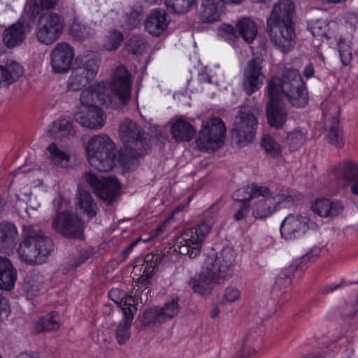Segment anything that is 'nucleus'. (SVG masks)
<instances>
[{
    "label": "nucleus",
    "instance_id": "c756f323",
    "mask_svg": "<svg viewBox=\"0 0 358 358\" xmlns=\"http://www.w3.org/2000/svg\"><path fill=\"white\" fill-rule=\"evenodd\" d=\"M160 262L161 258L158 255L154 254L147 255L139 270L140 273L138 274L139 277L137 278V282L142 287L147 286L150 283V280Z\"/></svg>",
    "mask_w": 358,
    "mask_h": 358
},
{
    "label": "nucleus",
    "instance_id": "a211bd4d",
    "mask_svg": "<svg viewBox=\"0 0 358 358\" xmlns=\"http://www.w3.org/2000/svg\"><path fill=\"white\" fill-rule=\"evenodd\" d=\"M106 115L98 106L92 108H78L74 113V120L82 127L90 130H99L106 122Z\"/></svg>",
    "mask_w": 358,
    "mask_h": 358
},
{
    "label": "nucleus",
    "instance_id": "79ce46f5",
    "mask_svg": "<svg viewBox=\"0 0 358 358\" xmlns=\"http://www.w3.org/2000/svg\"><path fill=\"white\" fill-rule=\"evenodd\" d=\"M329 24L322 19L312 20L308 23V29L315 38H330L327 35Z\"/></svg>",
    "mask_w": 358,
    "mask_h": 358
},
{
    "label": "nucleus",
    "instance_id": "680f3d73",
    "mask_svg": "<svg viewBox=\"0 0 358 358\" xmlns=\"http://www.w3.org/2000/svg\"><path fill=\"white\" fill-rule=\"evenodd\" d=\"M59 0H40L41 6L44 9L54 8L58 3Z\"/></svg>",
    "mask_w": 358,
    "mask_h": 358
},
{
    "label": "nucleus",
    "instance_id": "0eeeda50",
    "mask_svg": "<svg viewBox=\"0 0 358 358\" xmlns=\"http://www.w3.org/2000/svg\"><path fill=\"white\" fill-rule=\"evenodd\" d=\"M115 149V143L106 134L91 137L85 145L90 165L100 172H108L113 169L116 158Z\"/></svg>",
    "mask_w": 358,
    "mask_h": 358
},
{
    "label": "nucleus",
    "instance_id": "cd10ccee",
    "mask_svg": "<svg viewBox=\"0 0 358 358\" xmlns=\"http://www.w3.org/2000/svg\"><path fill=\"white\" fill-rule=\"evenodd\" d=\"M223 13L222 5L216 0H203L199 13L201 21L212 23L220 21Z\"/></svg>",
    "mask_w": 358,
    "mask_h": 358
},
{
    "label": "nucleus",
    "instance_id": "58836bf2",
    "mask_svg": "<svg viewBox=\"0 0 358 358\" xmlns=\"http://www.w3.org/2000/svg\"><path fill=\"white\" fill-rule=\"evenodd\" d=\"M59 327V320L57 315L48 313L45 316L39 318L34 325V331L36 332H41L44 331H52L58 329Z\"/></svg>",
    "mask_w": 358,
    "mask_h": 358
},
{
    "label": "nucleus",
    "instance_id": "473e14b6",
    "mask_svg": "<svg viewBox=\"0 0 358 358\" xmlns=\"http://www.w3.org/2000/svg\"><path fill=\"white\" fill-rule=\"evenodd\" d=\"M49 133L54 138H64L73 136L76 134V130L73 123L69 119L59 118L50 126Z\"/></svg>",
    "mask_w": 358,
    "mask_h": 358
},
{
    "label": "nucleus",
    "instance_id": "4c0bfd02",
    "mask_svg": "<svg viewBox=\"0 0 358 358\" xmlns=\"http://www.w3.org/2000/svg\"><path fill=\"white\" fill-rule=\"evenodd\" d=\"M133 319L131 316L123 317L118 323L115 330V340L120 345H124L131 338V326Z\"/></svg>",
    "mask_w": 358,
    "mask_h": 358
},
{
    "label": "nucleus",
    "instance_id": "9d476101",
    "mask_svg": "<svg viewBox=\"0 0 358 358\" xmlns=\"http://www.w3.org/2000/svg\"><path fill=\"white\" fill-rule=\"evenodd\" d=\"M210 221L202 220L197 225L191 227L182 234L184 244L178 246V252L190 258H195L201 254V246L211 231Z\"/></svg>",
    "mask_w": 358,
    "mask_h": 358
},
{
    "label": "nucleus",
    "instance_id": "69168bd1",
    "mask_svg": "<svg viewBox=\"0 0 358 358\" xmlns=\"http://www.w3.org/2000/svg\"><path fill=\"white\" fill-rule=\"evenodd\" d=\"M351 193L358 197V180L350 184Z\"/></svg>",
    "mask_w": 358,
    "mask_h": 358
},
{
    "label": "nucleus",
    "instance_id": "9b49d317",
    "mask_svg": "<svg viewBox=\"0 0 358 358\" xmlns=\"http://www.w3.org/2000/svg\"><path fill=\"white\" fill-rule=\"evenodd\" d=\"M64 28V17L55 12H48L40 17L35 34L41 43L48 45L59 38Z\"/></svg>",
    "mask_w": 358,
    "mask_h": 358
},
{
    "label": "nucleus",
    "instance_id": "7ed1b4c3",
    "mask_svg": "<svg viewBox=\"0 0 358 358\" xmlns=\"http://www.w3.org/2000/svg\"><path fill=\"white\" fill-rule=\"evenodd\" d=\"M295 6L292 0H279L270 13V41L283 53L295 45Z\"/></svg>",
    "mask_w": 358,
    "mask_h": 358
},
{
    "label": "nucleus",
    "instance_id": "603ef678",
    "mask_svg": "<svg viewBox=\"0 0 358 358\" xmlns=\"http://www.w3.org/2000/svg\"><path fill=\"white\" fill-rule=\"evenodd\" d=\"M141 20V13L137 9L131 8L127 14V22L132 27H136L140 24Z\"/></svg>",
    "mask_w": 358,
    "mask_h": 358
},
{
    "label": "nucleus",
    "instance_id": "a19ab883",
    "mask_svg": "<svg viewBox=\"0 0 358 358\" xmlns=\"http://www.w3.org/2000/svg\"><path fill=\"white\" fill-rule=\"evenodd\" d=\"M307 131L301 128L297 127L293 131L287 134L289 146L291 150L296 151L299 150L306 141Z\"/></svg>",
    "mask_w": 358,
    "mask_h": 358
},
{
    "label": "nucleus",
    "instance_id": "5fc2aeb1",
    "mask_svg": "<svg viewBox=\"0 0 358 358\" xmlns=\"http://www.w3.org/2000/svg\"><path fill=\"white\" fill-rule=\"evenodd\" d=\"M250 205L249 203H242L240 209H238L234 215V219L236 221H241L243 220L249 213Z\"/></svg>",
    "mask_w": 358,
    "mask_h": 358
},
{
    "label": "nucleus",
    "instance_id": "dca6fc26",
    "mask_svg": "<svg viewBox=\"0 0 358 358\" xmlns=\"http://www.w3.org/2000/svg\"><path fill=\"white\" fill-rule=\"evenodd\" d=\"M179 309L178 300L174 299L166 303L163 307L150 308L143 313L142 324L150 326L166 322L178 314Z\"/></svg>",
    "mask_w": 358,
    "mask_h": 358
},
{
    "label": "nucleus",
    "instance_id": "8fccbe9b",
    "mask_svg": "<svg viewBox=\"0 0 358 358\" xmlns=\"http://www.w3.org/2000/svg\"><path fill=\"white\" fill-rule=\"evenodd\" d=\"M266 197H263L262 200L255 206L253 210V215L255 218H265L268 214V206L266 205Z\"/></svg>",
    "mask_w": 358,
    "mask_h": 358
},
{
    "label": "nucleus",
    "instance_id": "864d4df0",
    "mask_svg": "<svg viewBox=\"0 0 358 358\" xmlns=\"http://www.w3.org/2000/svg\"><path fill=\"white\" fill-rule=\"evenodd\" d=\"M125 296L126 292L118 288H112L108 292V297L118 306H120V305L122 304V300Z\"/></svg>",
    "mask_w": 358,
    "mask_h": 358
},
{
    "label": "nucleus",
    "instance_id": "1a4fd4ad",
    "mask_svg": "<svg viewBox=\"0 0 358 358\" xmlns=\"http://www.w3.org/2000/svg\"><path fill=\"white\" fill-rule=\"evenodd\" d=\"M226 128L220 118H213L203 123V127L196 139L200 150L213 152L224 143Z\"/></svg>",
    "mask_w": 358,
    "mask_h": 358
},
{
    "label": "nucleus",
    "instance_id": "393cba45",
    "mask_svg": "<svg viewBox=\"0 0 358 358\" xmlns=\"http://www.w3.org/2000/svg\"><path fill=\"white\" fill-rule=\"evenodd\" d=\"M342 201L327 198H319L312 205V210L322 217L337 216L343 210Z\"/></svg>",
    "mask_w": 358,
    "mask_h": 358
},
{
    "label": "nucleus",
    "instance_id": "6e6552de",
    "mask_svg": "<svg viewBox=\"0 0 358 358\" xmlns=\"http://www.w3.org/2000/svg\"><path fill=\"white\" fill-rule=\"evenodd\" d=\"M99 69L97 59L89 55L78 57L67 80L68 90L73 92L80 90L95 78Z\"/></svg>",
    "mask_w": 358,
    "mask_h": 358
},
{
    "label": "nucleus",
    "instance_id": "20e7f679",
    "mask_svg": "<svg viewBox=\"0 0 358 358\" xmlns=\"http://www.w3.org/2000/svg\"><path fill=\"white\" fill-rule=\"evenodd\" d=\"M119 134L124 143L120 160L129 169L137 166L138 157L145 155L150 149V139L138 124L128 118L121 122Z\"/></svg>",
    "mask_w": 358,
    "mask_h": 358
},
{
    "label": "nucleus",
    "instance_id": "774afa93",
    "mask_svg": "<svg viewBox=\"0 0 358 358\" xmlns=\"http://www.w3.org/2000/svg\"><path fill=\"white\" fill-rule=\"evenodd\" d=\"M220 313V308L217 306H214L210 311V316L212 318H215Z\"/></svg>",
    "mask_w": 358,
    "mask_h": 358
},
{
    "label": "nucleus",
    "instance_id": "338daca9",
    "mask_svg": "<svg viewBox=\"0 0 358 358\" xmlns=\"http://www.w3.org/2000/svg\"><path fill=\"white\" fill-rule=\"evenodd\" d=\"M262 146L266 152H268V138L266 135L262 138Z\"/></svg>",
    "mask_w": 358,
    "mask_h": 358
},
{
    "label": "nucleus",
    "instance_id": "0e129e2a",
    "mask_svg": "<svg viewBox=\"0 0 358 358\" xmlns=\"http://www.w3.org/2000/svg\"><path fill=\"white\" fill-rule=\"evenodd\" d=\"M17 358H38V357L34 352H21Z\"/></svg>",
    "mask_w": 358,
    "mask_h": 358
},
{
    "label": "nucleus",
    "instance_id": "412c9836",
    "mask_svg": "<svg viewBox=\"0 0 358 358\" xmlns=\"http://www.w3.org/2000/svg\"><path fill=\"white\" fill-rule=\"evenodd\" d=\"M29 32V25L23 22H17L5 29L3 32L2 41L4 45L13 49L20 45L25 40L26 35Z\"/></svg>",
    "mask_w": 358,
    "mask_h": 358
},
{
    "label": "nucleus",
    "instance_id": "a18cd8bd",
    "mask_svg": "<svg viewBox=\"0 0 358 358\" xmlns=\"http://www.w3.org/2000/svg\"><path fill=\"white\" fill-rule=\"evenodd\" d=\"M96 96L95 87L91 85L82 91L80 96L81 106L80 108H92L96 107L94 105V99Z\"/></svg>",
    "mask_w": 358,
    "mask_h": 358
},
{
    "label": "nucleus",
    "instance_id": "4d7b16f0",
    "mask_svg": "<svg viewBox=\"0 0 358 358\" xmlns=\"http://www.w3.org/2000/svg\"><path fill=\"white\" fill-rule=\"evenodd\" d=\"M140 241V238H138L135 240L134 241L131 242L120 255V256L117 257V260L120 262L124 261L129 254L131 252V250L134 249V248L137 245L138 241Z\"/></svg>",
    "mask_w": 358,
    "mask_h": 358
},
{
    "label": "nucleus",
    "instance_id": "bf43d9fd",
    "mask_svg": "<svg viewBox=\"0 0 358 358\" xmlns=\"http://www.w3.org/2000/svg\"><path fill=\"white\" fill-rule=\"evenodd\" d=\"M220 31H222L224 34H228L229 36H231L233 37H238L237 36V31L238 30H236L234 27L230 24H222Z\"/></svg>",
    "mask_w": 358,
    "mask_h": 358
},
{
    "label": "nucleus",
    "instance_id": "ea45409f",
    "mask_svg": "<svg viewBox=\"0 0 358 358\" xmlns=\"http://www.w3.org/2000/svg\"><path fill=\"white\" fill-rule=\"evenodd\" d=\"M196 3V0H165L167 10L173 13L182 15L188 13Z\"/></svg>",
    "mask_w": 358,
    "mask_h": 358
},
{
    "label": "nucleus",
    "instance_id": "49530a36",
    "mask_svg": "<svg viewBox=\"0 0 358 358\" xmlns=\"http://www.w3.org/2000/svg\"><path fill=\"white\" fill-rule=\"evenodd\" d=\"M123 303L120 305L121 310L124 317L131 316L134 319V314L136 313L137 308L136 305V299L131 295H128L126 293V296L122 300Z\"/></svg>",
    "mask_w": 358,
    "mask_h": 358
},
{
    "label": "nucleus",
    "instance_id": "4468645a",
    "mask_svg": "<svg viewBox=\"0 0 358 358\" xmlns=\"http://www.w3.org/2000/svg\"><path fill=\"white\" fill-rule=\"evenodd\" d=\"M257 121L250 110H241L232 129V136L238 143H249L255 136Z\"/></svg>",
    "mask_w": 358,
    "mask_h": 358
},
{
    "label": "nucleus",
    "instance_id": "f3484780",
    "mask_svg": "<svg viewBox=\"0 0 358 358\" xmlns=\"http://www.w3.org/2000/svg\"><path fill=\"white\" fill-rule=\"evenodd\" d=\"M74 57V49L69 43H59L50 52V66L55 73H67Z\"/></svg>",
    "mask_w": 358,
    "mask_h": 358
},
{
    "label": "nucleus",
    "instance_id": "aec40b11",
    "mask_svg": "<svg viewBox=\"0 0 358 358\" xmlns=\"http://www.w3.org/2000/svg\"><path fill=\"white\" fill-rule=\"evenodd\" d=\"M309 219L301 215H288L282 222L280 232L282 238L294 239L300 237L309 229Z\"/></svg>",
    "mask_w": 358,
    "mask_h": 358
},
{
    "label": "nucleus",
    "instance_id": "bb28decb",
    "mask_svg": "<svg viewBox=\"0 0 358 358\" xmlns=\"http://www.w3.org/2000/svg\"><path fill=\"white\" fill-rule=\"evenodd\" d=\"M17 278V271L12 262L6 257L0 256V289L12 290Z\"/></svg>",
    "mask_w": 358,
    "mask_h": 358
},
{
    "label": "nucleus",
    "instance_id": "423d86ee",
    "mask_svg": "<svg viewBox=\"0 0 358 358\" xmlns=\"http://www.w3.org/2000/svg\"><path fill=\"white\" fill-rule=\"evenodd\" d=\"M320 254V250L315 249L307 252L304 255L294 259L292 262L287 267L282 269L281 273L276 278L275 284L270 291L274 302L276 301V306L273 313L280 310L282 306L290 300L291 294L287 290L292 283L294 273L296 271H303L308 266V264L314 262L315 258Z\"/></svg>",
    "mask_w": 358,
    "mask_h": 358
},
{
    "label": "nucleus",
    "instance_id": "e433bc0d",
    "mask_svg": "<svg viewBox=\"0 0 358 358\" xmlns=\"http://www.w3.org/2000/svg\"><path fill=\"white\" fill-rule=\"evenodd\" d=\"M236 27L239 35L245 41L250 43L254 41L257 34V28L254 21L243 17L237 22Z\"/></svg>",
    "mask_w": 358,
    "mask_h": 358
},
{
    "label": "nucleus",
    "instance_id": "39448f33",
    "mask_svg": "<svg viewBox=\"0 0 358 358\" xmlns=\"http://www.w3.org/2000/svg\"><path fill=\"white\" fill-rule=\"evenodd\" d=\"M22 229L23 240L17 248L20 259L30 265L43 263L52 250V240L32 225H24Z\"/></svg>",
    "mask_w": 358,
    "mask_h": 358
},
{
    "label": "nucleus",
    "instance_id": "a878e982",
    "mask_svg": "<svg viewBox=\"0 0 358 358\" xmlns=\"http://www.w3.org/2000/svg\"><path fill=\"white\" fill-rule=\"evenodd\" d=\"M169 24L167 14L163 9H154L150 11L145 21V28L152 36H159Z\"/></svg>",
    "mask_w": 358,
    "mask_h": 358
},
{
    "label": "nucleus",
    "instance_id": "e2e57ef3",
    "mask_svg": "<svg viewBox=\"0 0 358 358\" xmlns=\"http://www.w3.org/2000/svg\"><path fill=\"white\" fill-rule=\"evenodd\" d=\"M341 287H342V283L331 284V285L325 286L322 289V292L323 294H329V293H331L334 291L341 288Z\"/></svg>",
    "mask_w": 358,
    "mask_h": 358
},
{
    "label": "nucleus",
    "instance_id": "f8f14e48",
    "mask_svg": "<svg viewBox=\"0 0 358 358\" xmlns=\"http://www.w3.org/2000/svg\"><path fill=\"white\" fill-rule=\"evenodd\" d=\"M52 227L63 236L82 239L84 224L80 217L71 212L56 215L52 220Z\"/></svg>",
    "mask_w": 358,
    "mask_h": 358
},
{
    "label": "nucleus",
    "instance_id": "6e6d98bb",
    "mask_svg": "<svg viewBox=\"0 0 358 358\" xmlns=\"http://www.w3.org/2000/svg\"><path fill=\"white\" fill-rule=\"evenodd\" d=\"M282 155L280 145L275 142L273 137L270 136V157H279Z\"/></svg>",
    "mask_w": 358,
    "mask_h": 358
},
{
    "label": "nucleus",
    "instance_id": "c85d7f7f",
    "mask_svg": "<svg viewBox=\"0 0 358 358\" xmlns=\"http://www.w3.org/2000/svg\"><path fill=\"white\" fill-rule=\"evenodd\" d=\"M268 195V189L265 187L258 186L256 184H250L238 189L232 194V198L243 203L249 202L257 197H266Z\"/></svg>",
    "mask_w": 358,
    "mask_h": 358
},
{
    "label": "nucleus",
    "instance_id": "f03ea898",
    "mask_svg": "<svg viewBox=\"0 0 358 358\" xmlns=\"http://www.w3.org/2000/svg\"><path fill=\"white\" fill-rule=\"evenodd\" d=\"M236 254L231 247L219 253L206 256L199 274L189 281L194 292L201 295L209 294L215 285L223 284L231 277Z\"/></svg>",
    "mask_w": 358,
    "mask_h": 358
},
{
    "label": "nucleus",
    "instance_id": "f704fd0d",
    "mask_svg": "<svg viewBox=\"0 0 358 358\" xmlns=\"http://www.w3.org/2000/svg\"><path fill=\"white\" fill-rule=\"evenodd\" d=\"M327 138L329 143L338 148H343L345 144L343 131L338 116H334L331 120Z\"/></svg>",
    "mask_w": 358,
    "mask_h": 358
},
{
    "label": "nucleus",
    "instance_id": "13d9d810",
    "mask_svg": "<svg viewBox=\"0 0 358 358\" xmlns=\"http://www.w3.org/2000/svg\"><path fill=\"white\" fill-rule=\"evenodd\" d=\"M10 311V307L8 306L6 299L0 294V316L4 315L8 317Z\"/></svg>",
    "mask_w": 358,
    "mask_h": 358
},
{
    "label": "nucleus",
    "instance_id": "f257e3e1",
    "mask_svg": "<svg viewBox=\"0 0 358 358\" xmlns=\"http://www.w3.org/2000/svg\"><path fill=\"white\" fill-rule=\"evenodd\" d=\"M283 96L296 108H303L308 104L307 85L298 70L286 69L281 77H270V128L282 129L287 120Z\"/></svg>",
    "mask_w": 358,
    "mask_h": 358
},
{
    "label": "nucleus",
    "instance_id": "c9c22d12",
    "mask_svg": "<svg viewBox=\"0 0 358 358\" xmlns=\"http://www.w3.org/2000/svg\"><path fill=\"white\" fill-rule=\"evenodd\" d=\"M70 34L75 40L85 41L94 37L95 31L89 25L75 18L70 27Z\"/></svg>",
    "mask_w": 358,
    "mask_h": 358
},
{
    "label": "nucleus",
    "instance_id": "052dcab7",
    "mask_svg": "<svg viewBox=\"0 0 358 358\" xmlns=\"http://www.w3.org/2000/svg\"><path fill=\"white\" fill-rule=\"evenodd\" d=\"M303 74L308 80L314 76L315 69L313 64L311 62H309L305 66L303 71Z\"/></svg>",
    "mask_w": 358,
    "mask_h": 358
},
{
    "label": "nucleus",
    "instance_id": "b1692460",
    "mask_svg": "<svg viewBox=\"0 0 358 358\" xmlns=\"http://www.w3.org/2000/svg\"><path fill=\"white\" fill-rule=\"evenodd\" d=\"M18 231L15 224L8 221L0 222V251L8 253L16 246Z\"/></svg>",
    "mask_w": 358,
    "mask_h": 358
},
{
    "label": "nucleus",
    "instance_id": "2eb2a0df",
    "mask_svg": "<svg viewBox=\"0 0 358 358\" xmlns=\"http://www.w3.org/2000/svg\"><path fill=\"white\" fill-rule=\"evenodd\" d=\"M131 83L130 73L125 67L120 66L114 70L110 86L122 105H127L131 99Z\"/></svg>",
    "mask_w": 358,
    "mask_h": 358
},
{
    "label": "nucleus",
    "instance_id": "37998d69",
    "mask_svg": "<svg viewBox=\"0 0 358 358\" xmlns=\"http://www.w3.org/2000/svg\"><path fill=\"white\" fill-rule=\"evenodd\" d=\"M123 38L124 36L122 32L116 29L110 30L106 36L103 45L104 48L108 51L117 49L123 41Z\"/></svg>",
    "mask_w": 358,
    "mask_h": 358
},
{
    "label": "nucleus",
    "instance_id": "2f4dec72",
    "mask_svg": "<svg viewBox=\"0 0 358 358\" xmlns=\"http://www.w3.org/2000/svg\"><path fill=\"white\" fill-rule=\"evenodd\" d=\"M22 73V66L16 62L12 61L5 66L0 65V87L13 83Z\"/></svg>",
    "mask_w": 358,
    "mask_h": 358
},
{
    "label": "nucleus",
    "instance_id": "c03bdc74",
    "mask_svg": "<svg viewBox=\"0 0 358 358\" xmlns=\"http://www.w3.org/2000/svg\"><path fill=\"white\" fill-rule=\"evenodd\" d=\"M145 49L146 42L144 38L139 35L134 36L128 41V52L133 55H141Z\"/></svg>",
    "mask_w": 358,
    "mask_h": 358
},
{
    "label": "nucleus",
    "instance_id": "09e8293b",
    "mask_svg": "<svg viewBox=\"0 0 358 358\" xmlns=\"http://www.w3.org/2000/svg\"><path fill=\"white\" fill-rule=\"evenodd\" d=\"M53 208L57 215L65 212H70L68 210L69 202L60 195L56 196L52 202Z\"/></svg>",
    "mask_w": 358,
    "mask_h": 358
},
{
    "label": "nucleus",
    "instance_id": "7c9ffc66",
    "mask_svg": "<svg viewBox=\"0 0 358 358\" xmlns=\"http://www.w3.org/2000/svg\"><path fill=\"white\" fill-rule=\"evenodd\" d=\"M76 206L80 213L85 214L89 219L94 217L99 209L92 194L80 188L78 189L77 194Z\"/></svg>",
    "mask_w": 358,
    "mask_h": 358
},
{
    "label": "nucleus",
    "instance_id": "de8ad7c7",
    "mask_svg": "<svg viewBox=\"0 0 358 358\" xmlns=\"http://www.w3.org/2000/svg\"><path fill=\"white\" fill-rule=\"evenodd\" d=\"M338 45L341 63L343 66H348L350 64L352 59V54L350 48L341 41H338Z\"/></svg>",
    "mask_w": 358,
    "mask_h": 358
},
{
    "label": "nucleus",
    "instance_id": "6ab92c4d",
    "mask_svg": "<svg viewBox=\"0 0 358 358\" xmlns=\"http://www.w3.org/2000/svg\"><path fill=\"white\" fill-rule=\"evenodd\" d=\"M262 61L259 58L248 62L243 71V87L248 95L258 90L262 85L264 75L262 71Z\"/></svg>",
    "mask_w": 358,
    "mask_h": 358
},
{
    "label": "nucleus",
    "instance_id": "3c124183",
    "mask_svg": "<svg viewBox=\"0 0 358 358\" xmlns=\"http://www.w3.org/2000/svg\"><path fill=\"white\" fill-rule=\"evenodd\" d=\"M240 296L241 292L238 289L227 287L224 290L223 299L226 303H234L240 298Z\"/></svg>",
    "mask_w": 358,
    "mask_h": 358
},
{
    "label": "nucleus",
    "instance_id": "4be33fe9",
    "mask_svg": "<svg viewBox=\"0 0 358 358\" xmlns=\"http://www.w3.org/2000/svg\"><path fill=\"white\" fill-rule=\"evenodd\" d=\"M170 132L171 137L176 142H189L192 141L195 134L196 129L182 117H176L171 120Z\"/></svg>",
    "mask_w": 358,
    "mask_h": 358
},
{
    "label": "nucleus",
    "instance_id": "72a5a7b5",
    "mask_svg": "<svg viewBox=\"0 0 358 358\" xmlns=\"http://www.w3.org/2000/svg\"><path fill=\"white\" fill-rule=\"evenodd\" d=\"M46 150L48 153V159L52 164L61 168H66L69 166L70 156L61 150L56 143H52L50 144Z\"/></svg>",
    "mask_w": 358,
    "mask_h": 358
},
{
    "label": "nucleus",
    "instance_id": "ddd939ff",
    "mask_svg": "<svg viewBox=\"0 0 358 358\" xmlns=\"http://www.w3.org/2000/svg\"><path fill=\"white\" fill-rule=\"evenodd\" d=\"M85 180L94 194L101 199L109 203L115 201L120 189V184L117 178L108 176L99 180L94 174L87 173Z\"/></svg>",
    "mask_w": 358,
    "mask_h": 358
},
{
    "label": "nucleus",
    "instance_id": "5701e85b",
    "mask_svg": "<svg viewBox=\"0 0 358 358\" xmlns=\"http://www.w3.org/2000/svg\"><path fill=\"white\" fill-rule=\"evenodd\" d=\"M331 173L337 179L352 184L358 180V163L350 159H343L333 166Z\"/></svg>",
    "mask_w": 358,
    "mask_h": 358
}]
</instances>
